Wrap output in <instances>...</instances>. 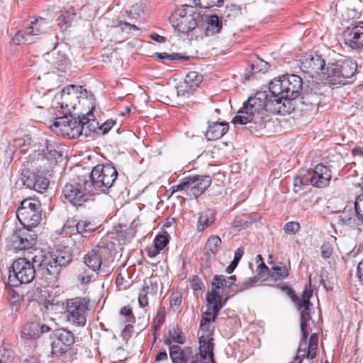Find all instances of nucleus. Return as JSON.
Wrapping results in <instances>:
<instances>
[{
  "label": "nucleus",
  "mask_w": 363,
  "mask_h": 363,
  "mask_svg": "<svg viewBox=\"0 0 363 363\" xmlns=\"http://www.w3.org/2000/svg\"><path fill=\"white\" fill-rule=\"evenodd\" d=\"M69 260L66 252L52 251L45 253L35 250V254L28 258L16 259L9 268L8 284L18 287L22 284H28L35 277L40 278L50 275L57 277L63 267Z\"/></svg>",
  "instance_id": "f257e3e1"
},
{
  "label": "nucleus",
  "mask_w": 363,
  "mask_h": 363,
  "mask_svg": "<svg viewBox=\"0 0 363 363\" xmlns=\"http://www.w3.org/2000/svg\"><path fill=\"white\" fill-rule=\"evenodd\" d=\"M277 100L266 91H257L243 103L232 123L247 125V128L255 136L263 135L262 131L271 123L272 114H284L289 111Z\"/></svg>",
  "instance_id": "f03ea898"
},
{
  "label": "nucleus",
  "mask_w": 363,
  "mask_h": 363,
  "mask_svg": "<svg viewBox=\"0 0 363 363\" xmlns=\"http://www.w3.org/2000/svg\"><path fill=\"white\" fill-rule=\"evenodd\" d=\"M302 89V78L294 74H286L275 78L269 85V91L272 97L277 99V102L284 104V108L289 109L288 113L294 109L291 107V101L300 95Z\"/></svg>",
  "instance_id": "7ed1b4c3"
},
{
  "label": "nucleus",
  "mask_w": 363,
  "mask_h": 363,
  "mask_svg": "<svg viewBox=\"0 0 363 363\" xmlns=\"http://www.w3.org/2000/svg\"><path fill=\"white\" fill-rule=\"evenodd\" d=\"M118 176L116 167L108 162L97 164L86 177L94 194L95 191L108 194L116 186Z\"/></svg>",
  "instance_id": "20e7f679"
},
{
  "label": "nucleus",
  "mask_w": 363,
  "mask_h": 363,
  "mask_svg": "<svg viewBox=\"0 0 363 363\" xmlns=\"http://www.w3.org/2000/svg\"><path fill=\"white\" fill-rule=\"evenodd\" d=\"M357 71L356 60L340 56L339 59L328 61L325 74L330 84H345L346 79L354 77Z\"/></svg>",
  "instance_id": "39448f33"
},
{
  "label": "nucleus",
  "mask_w": 363,
  "mask_h": 363,
  "mask_svg": "<svg viewBox=\"0 0 363 363\" xmlns=\"http://www.w3.org/2000/svg\"><path fill=\"white\" fill-rule=\"evenodd\" d=\"M89 116L83 115L77 117L73 115L62 116L56 118L51 128L57 135L69 138H76L83 134L87 138L86 123H89Z\"/></svg>",
  "instance_id": "423d86ee"
},
{
  "label": "nucleus",
  "mask_w": 363,
  "mask_h": 363,
  "mask_svg": "<svg viewBox=\"0 0 363 363\" xmlns=\"http://www.w3.org/2000/svg\"><path fill=\"white\" fill-rule=\"evenodd\" d=\"M200 17L201 13L196 7L184 5L174 10L169 21L178 32L189 34L198 26L197 20Z\"/></svg>",
  "instance_id": "0eeeda50"
},
{
  "label": "nucleus",
  "mask_w": 363,
  "mask_h": 363,
  "mask_svg": "<svg viewBox=\"0 0 363 363\" xmlns=\"http://www.w3.org/2000/svg\"><path fill=\"white\" fill-rule=\"evenodd\" d=\"M89 186L86 175L78 176L65 185L62 196L73 206H82L94 194Z\"/></svg>",
  "instance_id": "6e6552de"
},
{
  "label": "nucleus",
  "mask_w": 363,
  "mask_h": 363,
  "mask_svg": "<svg viewBox=\"0 0 363 363\" xmlns=\"http://www.w3.org/2000/svg\"><path fill=\"white\" fill-rule=\"evenodd\" d=\"M16 217L23 226H38L42 220L40 201L31 197L23 199L16 211Z\"/></svg>",
  "instance_id": "1a4fd4ad"
},
{
  "label": "nucleus",
  "mask_w": 363,
  "mask_h": 363,
  "mask_svg": "<svg viewBox=\"0 0 363 363\" xmlns=\"http://www.w3.org/2000/svg\"><path fill=\"white\" fill-rule=\"evenodd\" d=\"M342 38L349 52L363 54V21H352L345 28Z\"/></svg>",
  "instance_id": "9d476101"
},
{
  "label": "nucleus",
  "mask_w": 363,
  "mask_h": 363,
  "mask_svg": "<svg viewBox=\"0 0 363 363\" xmlns=\"http://www.w3.org/2000/svg\"><path fill=\"white\" fill-rule=\"evenodd\" d=\"M11 246L15 251H27L30 256L35 254V248L37 241V235L30 227L23 226L21 228L16 230L9 238Z\"/></svg>",
  "instance_id": "9b49d317"
},
{
  "label": "nucleus",
  "mask_w": 363,
  "mask_h": 363,
  "mask_svg": "<svg viewBox=\"0 0 363 363\" xmlns=\"http://www.w3.org/2000/svg\"><path fill=\"white\" fill-rule=\"evenodd\" d=\"M89 300L86 298L76 297L67 299L65 313L67 320L72 324L82 327L86 323V311Z\"/></svg>",
  "instance_id": "f8f14e48"
},
{
  "label": "nucleus",
  "mask_w": 363,
  "mask_h": 363,
  "mask_svg": "<svg viewBox=\"0 0 363 363\" xmlns=\"http://www.w3.org/2000/svg\"><path fill=\"white\" fill-rule=\"evenodd\" d=\"M50 338L52 340V354L55 356H61L69 351L75 342L74 333L65 328H57L53 330Z\"/></svg>",
  "instance_id": "ddd939ff"
},
{
  "label": "nucleus",
  "mask_w": 363,
  "mask_h": 363,
  "mask_svg": "<svg viewBox=\"0 0 363 363\" xmlns=\"http://www.w3.org/2000/svg\"><path fill=\"white\" fill-rule=\"evenodd\" d=\"M45 20L43 18L35 19L31 22L30 26L23 30H18L13 38L16 45L33 43L40 36L45 33Z\"/></svg>",
  "instance_id": "4468645a"
},
{
  "label": "nucleus",
  "mask_w": 363,
  "mask_h": 363,
  "mask_svg": "<svg viewBox=\"0 0 363 363\" xmlns=\"http://www.w3.org/2000/svg\"><path fill=\"white\" fill-rule=\"evenodd\" d=\"M300 62L301 69L311 77L320 74L327 67L325 60L318 52L305 53L301 57Z\"/></svg>",
  "instance_id": "2eb2a0df"
},
{
  "label": "nucleus",
  "mask_w": 363,
  "mask_h": 363,
  "mask_svg": "<svg viewBox=\"0 0 363 363\" xmlns=\"http://www.w3.org/2000/svg\"><path fill=\"white\" fill-rule=\"evenodd\" d=\"M21 179L23 186L40 194L45 192L50 185V180L43 173L29 169H23Z\"/></svg>",
  "instance_id": "dca6fc26"
},
{
  "label": "nucleus",
  "mask_w": 363,
  "mask_h": 363,
  "mask_svg": "<svg viewBox=\"0 0 363 363\" xmlns=\"http://www.w3.org/2000/svg\"><path fill=\"white\" fill-rule=\"evenodd\" d=\"M38 152L50 164H55L62 159L63 147L52 136H49L41 140Z\"/></svg>",
  "instance_id": "f3484780"
},
{
  "label": "nucleus",
  "mask_w": 363,
  "mask_h": 363,
  "mask_svg": "<svg viewBox=\"0 0 363 363\" xmlns=\"http://www.w3.org/2000/svg\"><path fill=\"white\" fill-rule=\"evenodd\" d=\"M310 184L316 188H325L329 186L332 179L330 167L322 163L318 164L313 169L306 170Z\"/></svg>",
  "instance_id": "a211bd4d"
},
{
  "label": "nucleus",
  "mask_w": 363,
  "mask_h": 363,
  "mask_svg": "<svg viewBox=\"0 0 363 363\" xmlns=\"http://www.w3.org/2000/svg\"><path fill=\"white\" fill-rule=\"evenodd\" d=\"M88 240V235H82L77 233H71L69 235V245L62 248L56 250L55 251L67 252L69 260L63 267H66L72 260L73 255H79L84 250Z\"/></svg>",
  "instance_id": "6ab92c4d"
},
{
  "label": "nucleus",
  "mask_w": 363,
  "mask_h": 363,
  "mask_svg": "<svg viewBox=\"0 0 363 363\" xmlns=\"http://www.w3.org/2000/svg\"><path fill=\"white\" fill-rule=\"evenodd\" d=\"M77 91V86L75 85H71L64 88L60 95L55 96L52 101V107L60 113L63 114V116L72 115L69 105L65 101L67 100V97L71 94V91L76 92Z\"/></svg>",
  "instance_id": "aec40b11"
},
{
  "label": "nucleus",
  "mask_w": 363,
  "mask_h": 363,
  "mask_svg": "<svg viewBox=\"0 0 363 363\" xmlns=\"http://www.w3.org/2000/svg\"><path fill=\"white\" fill-rule=\"evenodd\" d=\"M84 263L93 271L96 272L97 274L108 275L111 273L108 266H101V255L99 252L92 251L84 256Z\"/></svg>",
  "instance_id": "412c9836"
},
{
  "label": "nucleus",
  "mask_w": 363,
  "mask_h": 363,
  "mask_svg": "<svg viewBox=\"0 0 363 363\" xmlns=\"http://www.w3.org/2000/svg\"><path fill=\"white\" fill-rule=\"evenodd\" d=\"M228 123L225 122H212L208 123L206 133L208 140H216L222 138L228 130Z\"/></svg>",
  "instance_id": "4be33fe9"
},
{
  "label": "nucleus",
  "mask_w": 363,
  "mask_h": 363,
  "mask_svg": "<svg viewBox=\"0 0 363 363\" xmlns=\"http://www.w3.org/2000/svg\"><path fill=\"white\" fill-rule=\"evenodd\" d=\"M310 88V92L306 89L302 95L301 99V103L307 106V110H312L315 106H316L319 103V97L317 93V86L313 82L308 86Z\"/></svg>",
  "instance_id": "5701e85b"
},
{
  "label": "nucleus",
  "mask_w": 363,
  "mask_h": 363,
  "mask_svg": "<svg viewBox=\"0 0 363 363\" xmlns=\"http://www.w3.org/2000/svg\"><path fill=\"white\" fill-rule=\"evenodd\" d=\"M206 27L205 35L206 36H213L221 32L223 28L222 18L216 14H212L206 16Z\"/></svg>",
  "instance_id": "b1692460"
},
{
  "label": "nucleus",
  "mask_w": 363,
  "mask_h": 363,
  "mask_svg": "<svg viewBox=\"0 0 363 363\" xmlns=\"http://www.w3.org/2000/svg\"><path fill=\"white\" fill-rule=\"evenodd\" d=\"M200 357L206 359L208 357H212L213 353V338L208 335H201L199 339Z\"/></svg>",
  "instance_id": "393cba45"
},
{
  "label": "nucleus",
  "mask_w": 363,
  "mask_h": 363,
  "mask_svg": "<svg viewBox=\"0 0 363 363\" xmlns=\"http://www.w3.org/2000/svg\"><path fill=\"white\" fill-rule=\"evenodd\" d=\"M39 323L30 322L25 324L21 331V336L23 339L30 340L40 337L39 333Z\"/></svg>",
  "instance_id": "a878e982"
},
{
  "label": "nucleus",
  "mask_w": 363,
  "mask_h": 363,
  "mask_svg": "<svg viewBox=\"0 0 363 363\" xmlns=\"http://www.w3.org/2000/svg\"><path fill=\"white\" fill-rule=\"evenodd\" d=\"M196 180V192L193 193V196L197 199L202 195L211 186L212 180L210 176L194 175Z\"/></svg>",
  "instance_id": "bb28decb"
},
{
  "label": "nucleus",
  "mask_w": 363,
  "mask_h": 363,
  "mask_svg": "<svg viewBox=\"0 0 363 363\" xmlns=\"http://www.w3.org/2000/svg\"><path fill=\"white\" fill-rule=\"evenodd\" d=\"M76 233L82 235H88L94 232L97 229L96 223L89 221L86 219H82L75 224Z\"/></svg>",
  "instance_id": "cd10ccee"
},
{
  "label": "nucleus",
  "mask_w": 363,
  "mask_h": 363,
  "mask_svg": "<svg viewBox=\"0 0 363 363\" xmlns=\"http://www.w3.org/2000/svg\"><path fill=\"white\" fill-rule=\"evenodd\" d=\"M310 184L309 178L306 170H300L297 176L294 179V191L296 194H299L304 187Z\"/></svg>",
  "instance_id": "c85d7f7f"
},
{
  "label": "nucleus",
  "mask_w": 363,
  "mask_h": 363,
  "mask_svg": "<svg viewBox=\"0 0 363 363\" xmlns=\"http://www.w3.org/2000/svg\"><path fill=\"white\" fill-rule=\"evenodd\" d=\"M269 276L274 281L282 280L289 276V270L286 264L280 262L271 267Z\"/></svg>",
  "instance_id": "c756f323"
},
{
  "label": "nucleus",
  "mask_w": 363,
  "mask_h": 363,
  "mask_svg": "<svg viewBox=\"0 0 363 363\" xmlns=\"http://www.w3.org/2000/svg\"><path fill=\"white\" fill-rule=\"evenodd\" d=\"M221 244V239L218 235L211 236L204 248L206 253L208 255L216 254L219 251Z\"/></svg>",
  "instance_id": "7c9ffc66"
},
{
  "label": "nucleus",
  "mask_w": 363,
  "mask_h": 363,
  "mask_svg": "<svg viewBox=\"0 0 363 363\" xmlns=\"http://www.w3.org/2000/svg\"><path fill=\"white\" fill-rule=\"evenodd\" d=\"M203 80V76L196 72H189L185 77L184 82L186 87L192 90L199 86Z\"/></svg>",
  "instance_id": "2f4dec72"
},
{
  "label": "nucleus",
  "mask_w": 363,
  "mask_h": 363,
  "mask_svg": "<svg viewBox=\"0 0 363 363\" xmlns=\"http://www.w3.org/2000/svg\"><path fill=\"white\" fill-rule=\"evenodd\" d=\"M14 359V352L9 343H3L0 347V363H12Z\"/></svg>",
  "instance_id": "473e14b6"
},
{
  "label": "nucleus",
  "mask_w": 363,
  "mask_h": 363,
  "mask_svg": "<svg viewBox=\"0 0 363 363\" xmlns=\"http://www.w3.org/2000/svg\"><path fill=\"white\" fill-rule=\"evenodd\" d=\"M169 355L172 363H186L184 351L181 347L177 345L170 346Z\"/></svg>",
  "instance_id": "72a5a7b5"
},
{
  "label": "nucleus",
  "mask_w": 363,
  "mask_h": 363,
  "mask_svg": "<svg viewBox=\"0 0 363 363\" xmlns=\"http://www.w3.org/2000/svg\"><path fill=\"white\" fill-rule=\"evenodd\" d=\"M182 191L187 195L192 196L193 193L196 192V180L194 176L184 177L181 181Z\"/></svg>",
  "instance_id": "f704fd0d"
},
{
  "label": "nucleus",
  "mask_w": 363,
  "mask_h": 363,
  "mask_svg": "<svg viewBox=\"0 0 363 363\" xmlns=\"http://www.w3.org/2000/svg\"><path fill=\"white\" fill-rule=\"evenodd\" d=\"M318 340V336L317 333H312L310 336L308 345L307 347L306 358L308 359H313L316 357Z\"/></svg>",
  "instance_id": "c9c22d12"
},
{
  "label": "nucleus",
  "mask_w": 363,
  "mask_h": 363,
  "mask_svg": "<svg viewBox=\"0 0 363 363\" xmlns=\"http://www.w3.org/2000/svg\"><path fill=\"white\" fill-rule=\"evenodd\" d=\"M170 235L166 231L158 233L154 239V246L162 250L169 242Z\"/></svg>",
  "instance_id": "e433bc0d"
},
{
  "label": "nucleus",
  "mask_w": 363,
  "mask_h": 363,
  "mask_svg": "<svg viewBox=\"0 0 363 363\" xmlns=\"http://www.w3.org/2000/svg\"><path fill=\"white\" fill-rule=\"evenodd\" d=\"M301 321H300V328L301 333H303V337H306V331H308V322L311 319V316L310 314V309H302L301 311Z\"/></svg>",
  "instance_id": "4c0bfd02"
},
{
  "label": "nucleus",
  "mask_w": 363,
  "mask_h": 363,
  "mask_svg": "<svg viewBox=\"0 0 363 363\" xmlns=\"http://www.w3.org/2000/svg\"><path fill=\"white\" fill-rule=\"evenodd\" d=\"M214 220L209 216L206 213H202L200 214L199 217L198 225L196 227V230L199 232H203L210 225L213 223Z\"/></svg>",
  "instance_id": "58836bf2"
},
{
  "label": "nucleus",
  "mask_w": 363,
  "mask_h": 363,
  "mask_svg": "<svg viewBox=\"0 0 363 363\" xmlns=\"http://www.w3.org/2000/svg\"><path fill=\"white\" fill-rule=\"evenodd\" d=\"M74 16V13H69L61 14L57 19L58 25L61 28H67L71 25Z\"/></svg>",
  "instance_id": "ea45409f"
},
{
  "label": "nucleus",
  "mask_w": 363,
  "mask_h": 363,
  "mask_svg": "<svg viewBox=\"0 0 363 363\" xmlns=\"http://www.w3.org/2000/svg\"><path fill=\"white\" fill-rule=\"evenodd\" d=\"M196 5L203 9H209L213 6L220 7L223 0H194Z\"/></svg>",
  "instance_id": "a19ab883"
},
{
  "label": "nucleus",
  "mask_w": 363,
  "mask_h": 363,
  "mask_svg": "<svg viewBox=\"0 0 363 363\" xmlns=\"http://www.w3.org/2000/svg\"><path fill=\"white\" fill-rule=\"evenodd\" d=\"M169 335L172 337V340L179 345H183L185 342V337L182 331H181L179 327L173 328L172 330L169 331Z\"/></svg>",
  "instance_id": "79ce46f5"
},
{
  "label": "nucleus",
  "mask_w": 363,
  "mask_h": 363,
  "mask_svg": "<svg viewBox=\"0 0 363 363\" xmlns=\"http://www.w3.org/2000/svg\"><path fill=\"white\" fill-rule=\"evenodd\" d=\"M241 13L240 6L235 4L228 5L224 12V16L232 19Z\"/></svg>",
  "instance_id": "37998d69"
},
{
  "label": "nucleus",
  "mask_w": 363,
  "mask_h": 363,
  "mask_svg": "<svg viewBox=\"0 0 363 363\" xmlns=\"http://www.w3.org/2000/svg\"><path fill=\"white\" fill-rule=\"evenodd\" d=\"M165 321V308L160 306L157 312L156 317L153 320V325L155 328H160Z\"/></svg>",
  "instance_id": "c03bdc74"
},
{
  "label": "nucleus",
  "mask_w": 363,
  "mask_h": 363,
  "mask_svg": "<svg viewBox=\"0 0 363 363\" xmlns=\"http://www.w3.org/2000/svg\"><path fill=\"white\" fill-rule=\"evenodd\" d=\"M257 281V277H250L245 279L242 282H239L238 284L235 285L237 287V291H242L245 289H247L250 287H252L255 285Z\"/></svg>",
  "instance_id": "a18cd8bd"
},
{
  "label": "nucleus",
  "mask_w": 363,
  "mask_h": 363,
  "mask_svg": "<svg viewBox=\"0 0 363 363\" xmlns=\"http://www.w3.org/2000/svg\"><path fill=\"white\" fill-rule=\"evenodd\" d=\"M156 55L160 60H168L169 61L175 62L182 59H184L183 56L177 53L168 54L167 52H155Z\"/></svg>",
  "instance_id": "49530a36"
},
{
  "label": "nucleus",
  "mask_w": 363,
  "mask_h": 363,
  "mask_svg": "<svg viewBox=\"0 0 363 363\" xmlns=\"http://www.w3.org/2000/svg\"><path fill=\"white\" fill-rule=\"evenodd\" d=\"M211 321H212L211 313L208 311L203 313L200 322V329L202 330H208Z\"/></svg>",
  "instance_id": "de8ad7c7"
},
{
  "label": "nucleus",
  "mask_w": 363,
  "mask_h": 363,
  "mask_svg": "<svg viewBox=\"0 0 363 363\" xmlns=\"http://www.w3.org/2000/svg\"><path fill=\"white\" fill-rule=\"evenodd\" d=\"M93 109L89 111V113L85 116H89V123H86V130L87 132V137L90 135L91 132L95 131V125H98V123L96 122L95 119L94 118V113H93Z\"/></svg>",
  "instance_id": "09e8293b"
},
{
  "label": "nucleus",
  "mask_w": 363,
  "mask_h": 363,
  "mask_svg": "<svg viewBox=\"0 0 363 363\" xmlns=\"http://www.w3.org/2000/svg\"><path fill=\"white\" fill-rule=\"evenodd\" d=\"M309 332L306 331V337L304 338L303 333H301V340L297 350L298 355L305 356L306 357V342L308 337Z\"/></svg>",
  "instance_id": "8fccbe9b"
},
{
  "label": "nucleus",
  "mask_w": 363,
  "mask_h": 363,
  "mask_svg": "<svg viewBox=\"0 0 363 363\" xmlns=\"http://www.w3.org/2000/svg\"><path fill=\"white\" fill-rule=\"evenodd\" d=\"M300 224L298 222L290 221L285 224L284 230L288 234H296L300 230Z\"/></svg>",
  "instance_id": "3c124183"
},
{
  "label": "nucleus",
  "mask_w": 363,
  "mask_h": 363,
  "mask_svg": "<svg viewBox=\"0 0 363 363\" xmlns=\"http://www.w3.org/2000/svg\"><path fill=\"white\" fill-rule=\"evenodd\" d=\"M189 284L194 291H203L205 287L202 280L198 276H194L189 280Z\"/></svg>",
  "instance_id": "603ef678"
},
{
  "label": "nucleus",
  "mask_w": 363,
  "mask_h": 363,
  "mask_svg": "<svg viewBox=\"0 0 363 363\" xmlns=\"http://www.w3.org/2000/svg\"><path fill=\"white\" fill-rule=\"evenodd\" d=\"M120 314L127 318L126 322L134 323L135 322V318L133 314L132 309L130 306H126L121 309Z\"/></svg>",
  "instance_id": "864d4df0"
},
{
  "label": "nucleus",
  "mask_w": 363,
  "mask_h": 363,
  "mask_svg": "<svg viewBox=\"0 0 363 363\" xmlns=\"http://www.w3.org/2000/svg\"><path fill=\"white\" fill-rule=\"evenodd\" d=\"M212 286H216V289L228 287L226 284V279L223 275H215L212 281Z\"/></svg>",
  "instance_id": "5fc2aeb1"
},
{
  "label": "nucleus",
  "mask_w": 363,
  "mask_h": 363,
  "mask_svg": "<svg viewBox=\"0 0 363 363\" xmlns=\"http://www.w3.org/2000/svg\"><path fill=\"white\" fill-rule=\"evenodd\" d=\"M360 195H359L354 202V211L359 220L363 223V201H359Z\"/></svg>",
  "instance_id": "6e6d98bb"
},
{
  "label": "nucleus",
  "mask_w": 363,
  "mask_h": 363,
  "mask_svg": "<svg viewBox=\"0 0 363 363\" xmlns=\"http://www.w3.org/2000/svg\"><path fill=\"white\" fill-rule=\"evenodd\" d=\"M219 289H216V286H213L212 289L207 292L206 295V300L208 306L212 305V302L215 301V297L220 295Z\"/></svg>",
  "instance_id": "4d7b16f0"
},
{
  "label": "nucleus",
  "mask_w": 363,
  "mask_h": 363,
  "mask_svg": "<svg viewBox=\"0 0 363 363\" xmlns=\"http://www.w3.org/2000/svg\"><path fill=\"white\" fill-rule=\"evenodd\" d=\"M149 289L148 286L143 288L140 290L138 295V302L141 307H145L148 304L147 300V290Z\"/></svg>",
  "instance_id": "13d9d810"
},
{
  "label": "nucleus",
  "mask_w": 363,
  "mask_h": 363,
  "mask_svg": "<svg viewBox=\"0 0 363 363\" xmlns=\"http://www.w3.org/2000/svg\"><path fill=\"white\" fill-rule=\"evenodd\" d=\"M333 252V248L328 243H324L320 247L321 256L323 259L329 258Z\"/></svg>",
  "instance_id": "bf43d9fd"
},
{
  "label": "nucleus",
  "mask_w": 363,
  "mask_h": 363,
  "mask_svg": "<svg viewBox=\"0 0 363 363\" xmlns=\"http://www.w3.org/2000/svg\"><path fill=\"white\" fill-rule=\"evenodd\" d=\"M116 27L119 28L122 31L128 30H138V28L135 25L123 21H120Z\"/></svg>",
  "instance_id": "052dcab7"
},
{
  "label": "nucleus",
  "mask_w": 363,
  "mask_h": 363,
  "mask_svg": "<svg viewBox=\"0 0 363 363\" xmlns=\"http://www.w3.org/2000/svg\"><path fill=\"white\" fill-rule=\"evenodd\" d=\"M114 124V121L108 120L106 122H104L101 125L99 126L97 129L101 130L103 134H106L108 133V131L112 128Z\"/></svg>",
  "instance_id": "680f3d73"
},
{
  "label": "nucleus",
  "mask_w": 363,
  "mask_h": 363,
  "mask_svg": "<svg viewBox=\"0 0 363 363\" xmlns=\"http://www.w3.org/2000/svg\"><path fill=\"white\" fill-rule=\"evenodd\" d=\"M143 11V9L142 4H135L130 8L129 14L130 16H132L133 18H135V16H140Z\"/></svg>",
  "instance_id": "e2e57ef3"
},
{
  "label": "nucleus",
  "mask_w": 363,
  "mask_h": 363,
  "mask_svg": "<svg viewBox=\"0 0 363 363\" xmlns=\"http://www.w3.org/2000/svg\"><path fill=\"white\" fill-rule=\"evenodd\" d=\"M296 300V304L299 310L310 309V308L312 306V303H311L310 300L305 299L302 297L301 299L297 298Z\"/></svg>",
  "instance_id": "0e129e2a"
},
{
  "label": "nucleus",
  "mask_w": 363,
  "mask_h": 363,
  "mask_svg": "<svg viewBox=\"0 0 363 363\" xmlns=\"http://www.w3.org/2000/svg\"><path fill=\"white\" fill-rule=\"evenodd\" d=\"M169 303L172 307L178 308L182 303V296L177 294H172L169 298Z\"/></svg>",
  "instance_id": "69168bd1"
},
{
  "label": "nucleus",
  "mask_w": 363,
  "mask_h": 363,
  "mask_svg": "<svg viewBox=\"0 0 363 363\" xmlns=\"http://www.w3.org/2000/svg\"><path fill=\"white\" fill-rule=\"evenodd\" d=\"M281 289L282 291H286L288 296H289L294 301H296L297 296H296L294 289L291 286L288 285H284L281 287Z\"/></svg>",
  "instance_id": "338daca9"
},
{
  "label": "nucleus",
  "mask_w": 363,
  "mask_h": 363,
  "mask_svg": "<svg viewBox=\"0 0 363 363\" xmlns=\"http://www.w3.org/2000/svg\"><path fill=\"white\" fill-rule=\"evenodd\" d=\"M357 275L359 278V281L363 286V260L358 263L357 267Z\"/></svg>",
  "instance_id": "774afa93"
}]
</instances>
